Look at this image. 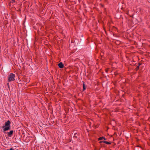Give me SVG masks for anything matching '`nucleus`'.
<instances>
[{
    "instance_id": "obj_1",
    "label": "nucleus",
    "mask_w": 150,
    "mask_h": 150,
    "mask_svg": "<svg viewBox=\"0 0 150 150\" xmlns=\"http://www.w3.org/2000/svg\"><path fill=\"white\" fill-rule=\"evenodd\" d=\"M10 121L9 120L5 122L4 125L2 127L4 132L7 131L10 129Z\"/></svg>"
},
{
    "instance_id": "obj_2",
    "label": "nucleus",
    "mask_w": 150,
    "mask_h": 150,
    "mask_svg": "<svg viewBox=\"0 0 150 150\" xmlns=\"http://www.w3.org/2000/svg\"><path fill=\"white\" fill-rule=\"evenodd\" d=\"M15 75L14 74L11 73L8 76V82L14 81L15 79Z\"/></svg>"
},
{
    "instance_id": "obj_3",
    "label": "nucleus",
    "mask_w": 150,
    "mask_h": 150,
    "mask_svg": "<svg viewBox=\"0 0 150 150\" xmlns=\"http://www.w3.org/2000/svg\"><path fill=\"white\" fill-rule=\"evenodd\" d=\"M58 66L60 68H62L64 67V65L62 62L59 63L58 64Z\"/></svg>"
},
{
    "instance_id": "obj_4",
    "label": "nucleus",
    "mask_w": 150,
    "mask_h": 150,
    "mask_svg": "<svg viewBox=\"0 0 150 150\" xmlns=\"http://www.w3.org/2000/svg\"><path fill=\"white\" fill-rule=\"evenodd\" d=\"M13 131L12 130H11L8 133V136L11 137V135L13 134Z\"/></svg>"
},
{
    "instance_id": "obj_5",
    "label": "nucleus",
    "mask_w": 150,
    "mask_h": 150,
    "mask_svg": "<svg viewBox=\"0 0 150 150\" xmlns=\"http://www.w3.org/2000/svg\"><path fill=\"white\" fill-rule=\"evenodd\" d=\"M100 142V143L103 142V143H105L107 144H110V143H109V142H106V141H101V142Z\"/></svg>"
},
{
    "instance_id": "obj_6",
    "label": "nucleus",
    "mask_w": 150,
    "mask_h": 150,
    "mask_svg": "<svg viewBox=\"0 0 150 150\" xmlns=\"http://www.w3.org/2000/svg\"><path fill=\"white\" fill-rule=\"evenodd\" d=\"M83 91L85 90L86 88V87L85 86L84 83L83 82Z\"/></svg>"
},
{
    "instance_id": "obj_7",
    "label": "nucleus",
    "mask_w": 150,
    "mask_h": 150,
    "mask_svg": "<svg viewBox=\"0 0 150 150\" xmlns=\"http://www.w3.org/2000/svg\"><path fill=\"white\" fill-rule=\"evenodd\" d=\"M103 138H104V137H100L98 139V140H103Z\"/></svg>"
},
{
    "instance_id": "obj_8",
    "label": "nucleus",
    "mask_w": 150,
    "mask_h": 150,
    "mask_svg": "<svg viewBox=\"0 0 150 150\" xmlns=\"http://www.w3.org/2000/svg\"><path fill=\"white\" fill-rule=\"evenodd\" d=\"M15 0H12L11 1V3H13L15 2Z\"/></svg>"
},
{
    "instance_id": "obj_9",
    "label": "nucleus",
    "mask_w": 150,
    "mask_h": 150,
    "mask_svg": "<svg viewBox=\"0 0 150 150\" xmlns=\"http://www.w3.org/2000/svg\"><path fill=\"white\" fill-rule=\"evenodd\" d=\"M9 150H14V149H13L12 148H11L9 149Z\"/></svg>"
},
{
    "instance_id": "obj_10",
    "label": "nucleus",
    "mask_w": 150,
    "mask_h": 150,
    "mask_svg": "<svg viewBox=\"0 0 150 150\" xmlns=\"http://www.w3.org/2000/svg\"><path fill=\"white\" fill-rule=\"evenodd\" d=\"M103 139H104V140H106V139L105 137H104Z\"/></svg>"
},
{
    "instance_id": "obj_11",
    "label": "nucleus",
    "mask_w": 150,
    "mask_h": 150,
    "mask_svg": "<svg viewBox=\"0 0 150 150\" xmlns=\"http://www.w3.org/2000/svg\"><path fill=\"white\" fill-rule=\"evenodd\" d=\"M7 85H8H8H9V83H7Z\"/></svg>"
}]
</instances>
